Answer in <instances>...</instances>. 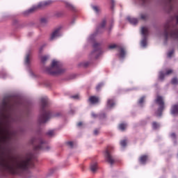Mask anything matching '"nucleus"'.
Returning a JSON list of instances; mask_svg holds the SVG:
<instances>
[{"instance_id": "nucleus-1", "label": "nucleus", "mask_w": 178, "mask_h": 178, "mask_svg": "<svg viewBox=\"0 0 178 178\" xmlns=\"http://www.w3.org/2000/svg\"><path fill=\"white\" fill-rule=\"evenodd\" d=\"M22 113L17 110V103L3 101L0 104V172L24 174L25 178L30 172L27 169L31 165L33 154H28L19 158L13 159L10 161L5 160V148L15 140L17 132L10 128L11 123L22 122Z\"/></svg>"}, {"instance_id": "nucleus-2", "label": "nucleus", "mask_w": 178, "mask_h": 178, "mask_svg": "<svg viewBox=\"0 0 178 178\" xmlns=\"http://www.w3.org/2000/svg\"><path fill=\"white\" fill-rule=\"evenodd\" d=\"M43 72L47 73V74H51V76H58V74L65 73L66 69L63 67L60 61L53 60L51 66L43 67Z\"/></svg>"}, {"instance_id": "nucleus-3", "label": "nucleus", "mask_w": 178, "mask_h": 178, "mask_svg": "<svg viewBox=\"0 0 178 178\" xmlns=\"http://www.w3.org/2000/svg\"><path fill=\"white\" fill-rule=\"evenodd\" d=\"M42 111L38 116V122L40 124L47 123L48 120L52 118V113L45 107L48 105V97H44L41 98Z\"/></svg>"}, {"instance_id": "nucleus-4", "label": "nucleus", "mask_w": 178, "mask_h": 178, "mask_svg": "<svg viewBox=\"0 0 178 178\" xmlns=\"http://www.w3.org/2000/svg\"><path fill=\"white\" fill-rule=\"evenodd\" d=\"M93 50L89 54L88 59L90 61H83L81 63V66H83V67H87L90 66L91 63V60H97L101 54H102V50L101 49V44L98 42H95L92 45Z\"/></svg>"}, {"instance_id": "nucleus-5", "label": "nucleus", "mask_w": 178, "mask_h": 178, "mask_svg": "<svg viewBox=\"0 0 178 178\" xmlns=\"http://www.w3.org/2000/svg\"><path fill=\"white\" fill-rule=\"evenodd\" d=\"M31 144L33 145L34 149H44V151H49L51 146L48 145L47 141L44 140L42 138H33L31 140Z\"/></svg>"}, {"instance_id": "nucleus-6", "label": "nucleus", "mask_w": 178, "mask_h": 178, "mask_svg": "<svg viewBox=\"0 0 178 178\" xmlns=\"http://www.w3.org/2000/svg\"><path fill=\"white\" fill-rule=\"evenodd\" d=\"M105 24H106V20L104 19L98 26L96 31L92 33L87 38V42H88V44H91V42H94V41H95V38L97 37V35L104 32V29H105Z\"/></svg>"}, {"instance_id": "nucleus-7", "label": "nucleus", "mask_w": 178, "mask_h": 178, "mask_svg": "<svg viewBox=\"0 0 178 178\" xmlns=\"http://www.w3.org/2000/svg\"><path fill=\"white\" fill-rule=\"evenodd\" d=\"M140 33L142 35L140 46L142 48H147V45L148 44V35L149 34V29H148V26H143L140 29Z\"/></svg>"}, {"instance_id": "nucleus-8", "label": "nucleus", "mask_w": 178, "mask_h": 178, "mask_svg": "<svg viewBox=\"0 0 178 178\" xmlns=\"http://www.w3.org/2000/svg\"><path fill=\"white\" fill-rule=\"evenodd\" d=\"M155 102L159 105V108L156 112V116L161 117L162 116V112H163L165 109V99H163V97L157 95Z\"/></svg>"}, {"instance_id": "nucleus-9", "label": "nucleus", "mask_w": 178, "mask_h": 178, "mask_svg": "<svg viewBox=\"0 0 178 178\" xmlns=\"http://www.w3.org/2000/svg\"><path fill=\"white\" fill-rule=\"evenodd\" d=\"M115 48L118 49V57L122 60L124 59L126 56V50L124 47L122 46H117L115 44L108 45V49H115Z\"/></svg>"}, {"instance_id": "nucleus-10", "label": "nucleus", "mask_w": 178, "mask_h": 178, "mask_svg": "<svg viewBox=\"0 0 178 178\" xmlns=\"http://www.w3.org/2000/svg\"><path fill=\"white\" fill-rule=\"evenodd\" d=\"M42 8H45V3L44 1H41L38 3L37 6H33L31 8L24 11V15H25V16H27V15H30L31 13L35 12L37 9H42Z\"/></svg>"}, {"instance_id": "nucleus-11", "label": "nucleus", "mask_w": 178, "mask_h": 178, "mask_svg": "<svg viewBox=\"0 0 178 178\" xmlns=\"http://www.w3.org/2000/svg\"><path fill=\"white\" fill-rule=\"evenodd\" d=\"M112 149H113V146L110 145L108 147L106 151V158L108 163L113 165V163H115V159H113V157L112 156L111 154Z\"/></svg>"}, {"instance_id": "nucleus-12", "label": "nucleus", "mask_w": 178, "mask_h": 178, "mask_svg": "<svg viewBox=\"0 0 178 178\" xmlns=\"http://www.w3.org/2000/svg\"><path fill=\"white\" fill-rule=\"evenodd\" d=\"M62 35V32H60V27H58L54 30V31L51 33L50 40L54 41V40H56V38H59Z\"/></svg>"}, {"instance_id": "nucleus-13", "label": "nucleus", "mask_w": 178, "mask_h": 178, "mask_svg": "<svg viewBox=\"0 0 178 178\" xmlns=\"http://www.w3.org/2000/svg\"><path fill=\"white\" fill-rule=\"evenodd\" d=\"M115 105H116V102L115 101V99H108L107 100L106 109H113V108H115Z\"/></svg>"}, {"instance_id": "nucleus-14", "label": "nucleus", "mask_w": 178, "mask_h": 178, "mask_svg": "<svg viewBox=\"0 0 178 178\" xmlns=\"http://www.w3.org/2000/svg\"><path fill=\"white\" fill-rule=\"evenodd\" d=\"M172 72H173V70H168L165 73L163 71H160L159 74V80H163V79H165V76H169V74L172 73Z\"/></svg>"}, {"instance_id": "nucleus-15", "label": "nucleus", "mask_w": 178, "mask_h": 178, "mask_svg": "<svg viewBox=\"0 0 178 178\" xmlns=\"http://www.w3.org/2000/svg\"><path fill=\"white\" fill-rule=\"evenodd\" d=\"M88 102L90 105H97V104L99 102V98H98L97 96H90Z\"/></svg>"}, {"instance_id": "nucleus-16", "label": "nucleus", "mask_w": 178, "mask_h": 178, "mask_svg": "<svg viewBox=\"0 0 178 178\" xmlns=\"http://www.w3.org/2000/svg\"><path fill=\"white\" fill-rule=\"evenodd\" d=\"M31 56V53L30 51L26 53L25 58H24L25 66H30Z\"/></svg>"}, {"instance_id": "nucleus-17", "label": "nucleus", "mask_w": 178, "mask_h": 178, "mask_svg": "<svg viewBox=\"0 0 178 178\" xmlns=\"http://www.w3.org/2000/svg\"><path fill=\"white\" fill-rule=\"evenodd\" d=\"M91 118L92 119H97V118H99V119H105L106 118V115H105V113L97 115V113H94V111H92L91 113Z\"/></svg>"}, {"instance_id": "nucleus-18", "label": "nucleus", "mask_w": 178, "mask_h": 178, "mask_svg": "<svg viewBox=\"0 0 178 178\" xmlns=\"http://www.w3.org/2000/svg\"><path fill=\"white\" fill-rule=\"evenodd\" d=\"M127 20H128L131 24H133V26H136V24L138 23V19L133 17H127Z\"/></svg>"}, {"instance_id": "nucleus-19", "label": "nucleus", "mask_w": 178, "mask_h": 178, "mask_svg": "<svg viewBox=\"0 0 178 178\" xmlns=\"http://www.w3.org/2000/svg\"><path fill=\"white\" fill-rule=\"evenodd\" d=\"M64 3L65 4V7L67 8V9H70V10L75 12L76 7L73 4H72V3L69 1H64Z\"/></svg>"}, {"instance_id": "nucleus-20", "label": "nucleus", "mask_w": 178, "mask_h": 178, "mask_svg": "<svg viewBox=\"0 0 178 178\" xmlns=\"http://www.w3.org/2000/svg\"><path fill=\"white\" fill-rule=\"evenodd\" d=\"M140 163L141 165H145L147 162L148 161V156L147 155H143L139 159Z\"/></svg>"}, {"instance_id": "nucleus-21", "label": "nucleus", "mask_w": 178, "mask_h": 178, "mask_svg": "<svg viewBox=\"0 0 178 178\" xmlns=\"http://www.w3.org/2000/svg\"><path fill=\"white\" fill-rule=\"evenodd\" d=\"M171 113L176 116V115H178V103L173 105L171 108Z\"/></svg>"}, {"instance_id": "nucleus-22", "label": "nucleus", "mask_w": 178, "mask_h": 178, "mask_svg": "<svg viewBox=\"0 0 178 178\" xmlns=\"http://www.w3.org/2000/svg\"><path fill=\"white\" fill-rule=\"evenodd\" d=\"M127 129V123L121 122L118 124V130L120 131H124Z\"/></svg>"}, {"instance_id": "nucleus-23", "label": "nucleus", "mask_w": 178, "mask_h": 178, "mask_svg": "<svg viewBox=\"0 0 178 178\" xmlns=\"http://www.w3.org/2000/svg\"><path fill=\"white\" fill-rule=\"evenodd\" d=\"M92 9L95 13V15H100L102 12L101 7L98 6H92Z\"/></svg>"}, {"instance_id": "nucleus-24", "label": "nucleus", "mask_w": 178, "mask_h": 178, "mask_svg": "<svg viewBox=\"0 0 178 178\" xmlns=\"http://www.w3.org/2000/svg\"><path fill=\"white\" fill-rule=\"evenodd\" d=\"M98 170V165H97V163H92L90 164V170L92 172V173H95L96 170Z\"/></svg>"}, {"instance_id": "nucleus-25", "label": "nucleus", "mask_w": 178, "mask_h": 178, "mask_svg": "<svg viewBox=\"0 0 178 178\" xmlns=\"http://www.w3.org/2000/svg\"><path fill=\"white\" fill-rule=\"evenodd\" d=\"M145 103V97L143 96L142 97L140 98L138 105L140 107L144 106V104Z\"/></svg>"}, {"instance_id": "nucleus-26", "label": "nucleus", "mask_w": 178, "mask_h": 178, "mask_svg": "<svg viewBox=\"0 0 178 178\" xmlns=\"http://www.w3.org/2000/svg\"><path fill=\"white\" fill-rule=\"evenodd\" d=\"M152 127L153 130H158L159 127H161V124L156 122H153L152 123Z\"/></svg>"}, {"instance_id": "nucleus-27", "label": "nucleus", "mask_w": 178, "mask_h": 178, "mask_svg": "<svg viewBox=\"0 0 178 178\" xmlns=\"http://www.w3.org/2000/svg\"><path fill=\"white\" fill-rule=\"evenodd\" d=\"M120 144L121 148L122 149H124L126 145H127V140L124 139V140H121Z\"/></svg>"}, {"instance_id": "nucleus-28", "label": "nucleus", "mask_w": 178, "mask_h": 178, "mask_svg": "<svg viewBox=\"0 0 178 178\" xmlns=\"http://www.w3.org/2000/svg\"><path fill=\"white\" fill-rule=\"evenodd\" d=\"M41 24H47L48 23V18L43 17L40 18Z\"/></svg>"}, {"instance_id": "nucleus-29", "label": "nucleus", "mask_w": 178, "mask_h": 178, "mask_svg": "<svg viewBox=\"0 0 178 178\" xmlns=\"http://www.w3.org/2000/svg\"><path fill=\"white\" fill-rule=\"evenodd\" d=\"M44 6L46 8V6H49V5H52V3H54V1L52 0H47L44 1Z\"/></svg>"}, {"instance_id": "nucleus-30", "label": "nucleus", "mask_w": 178, "mask_h": 178, "mask_svg": "<svg viewBox=\"0 0 178 178\" xmlns=\"http://www.w3.org/2000/svg\"><path fill=\"white\" fill-rule=\"evenodd\" d=\"M49 56H43L41 57V62L42 63H45L46 60H48Z\"/></svg>"}, {"instance_id": "nucleus-31", "label": "nucleus", "mask_w": 178, "mask_h": 178, "mask_svg": "<svg viewBox=\"0 0 178 178\" xmlns=\"http://www.w3.org/2000/svg\"><path fill=\"white\" fill-rule=\"evenodd\" d=\"M47 134L49 136V137H53V136H55V131L49 130L47 131Z\"/></svg>"}, {"instance_id": "nucleus-32", "label": "nucleus", "mask_w": 178, "mask_h": 178, "mask_svg": "<svg viewBox=\"0 0 178 178\" xmlns=\"http://www.w3.org/2000/svg\"><path fill=\"white\" fill-rule=\"evenodd\" d=\"M66 145H67V147H69L70 148H73V147H74V143L73 141H67L66 143Z\"/></svg>"}, {"instance_id": "nucleus-33", "label": "nucleus", "mask_w": 178, "mask_h": 178, "mask_svg": "<svg viewBox=\"0 0 178 178\" xmlns=\"http://www.w3.org/2000/svg\"><path fill=\"white\" fill-rule=\"evenodd\" d=\"M140 3H141V5H145L146 3H148L149 0H138ZM170 2H172V0H168Z\"/></svg>"}, {"instance_id": "nucleus-34", "label": "nucleus", "mask_w": 178, "mask_h": 178, "mask_svg": "<svg viewBox=\"0 0 178 178\" xmlns=\"http://www.w3.org/2000/svg\"><path fill=\"white\" fill-rule=\"evenodd\" d=\"M102 87H104V83H99L97 87H96V90L97 91H99V90H101V88H102Z\"/></svg>"}, {"instance_id": "nucleus-35", "label": "nucleus", "mask_w": 178, "mask_h": 178, "mask_svg": "<svg viewBox=\"0 0 178 178\" xmlns=\"http://www.w3.org/2000/svg\"><path fill=\"white\" fill-rule=\"evenodd\" d=\"M172 84L174 86H176V84H178V79L177 78H173L171 81Z\"/></svg>"}, {"instance_id": "nucleus-36", "label": "nucleus", "mask_w": 178, "mask_h": 178, "mask_svg": "<svg viewBox=\"0 0 178 178\" xmlns=\"http://www.w3.org/2000/svg\"><path fill=\"white\" fill-rule=\"evenodd\" d=\"M140 19H142V20H145V19H147V14L145 13H141L140 15Z\"/></svg>"}, {"instance_id": "nucleus-37", "label": "nucleus", "mask_w": 178, "mask_h": 178, "mask_svg": "<svg viewBox=\"0 0 178 178\" xmlns=\"http://www.w3.org/2000/svg\"><path fill=\"white\" fill-rule=\"evenodd\" d=\"M175 51L174 50H170L168 52V58H172V55H173Z\"/></svg>"}, {"instance_id": "nucleus-38", "label": "nucleus", "mask_w": 178, "mask_h": 178, "mask_svg": "<svg viewBox=\"0 0 178 178\" xmlns=\"http://www.w3.org/2000/svg\"><path fill=\"white\" fill-rule=\"evenodd\" d=\"M71 98H73V99H80V95H74L71 97Z\"/></svg>"}, {"instance_id": "nucleus-39", "label": "nucleus", "mask_w": 178, "mask_h": 178, "mask_svg": "<svg viewBox=\"0 0 178 178\" xmlns=\"http://www.w3.org/2000/svg\"><path fill=\"white\" fill-rule=\"evenodd\" d=\"M55 118H59V116H62V113L60 112H57L53 115Z\"/></svg>"}, {"instance_id": "nucleus-40", "label": "nucleus", "mask_w": 178, "mask_h": 178, "mask_svg": "<svg viewBox=\"0 0 178 178\" xmlns=\"http://www.w3.org/2000/svg\"><path fill=\"white\" fill-rule=\"evenodd\" d=\"M69 113L70 115H74V113H76V110L72 108L70 110Z\"/></svg>"}, {"instance_id": "nucleus-41", "label": "nucleus", "mask_w": 178, "mask_h": 178, "mask_svg": "<svg viewBox=\"0 0 178 178\" xmlns=\"http://www.w3.org/2000/svg\"><path fill=\"white\" fill-rule=\"evenodd\" d=\"M99 134V129H95L94 130V135L95 136H98Z\"/></svg>"}, {"instance_id": "nucleus-42", "label": "nucleus", "mask_w": 178, "mask_h": 178, "mask_svg": "<svg viewBox=\"0 0 178 178\" xmlns=\"http://www.w3.org/2000/svg\"><path fill=\"white\" fill-rule=\"evenodd\" d=\"M170 137L171 138H172V140H175V138H176V134L175 133L171 134Z\"/></svg>"}, {"instance_id": "nucleus-43", "label": "nucleus", "mask_w": 178, "mask_h": 178, "mask_svg": "<svg viewBox=\"0 0 178 178\" xmlns=\"http://www.w3.org/2000/svg\"><path fill=\"white\" fill-rule=\"evenodd\" d=\"M111 8H113V6H115V3L116 2L115 0H111Z\"/></svg>"}, {"instance_id": "nucleus-44", "label": "nucleus", "mask_w": 178, "mask_h": 178, "mask_svg": "<svg viewBox=\"0 0 178 178\" xmlns=\"http://www.w3.org/2000/svg\"><path fill=\"white\" fill-rule=\"evenodd\" d=\"M113 27V22H111V23L110 24V26L108 27V31H110V30H112Z\"/></svg>"}, {"instance_id": "nucleus-45", "label": "nucleus", "mask_w": 178, "mask_h": 178, "mask_svg": "<svg viewBox=\"0 0 178 178\" xmlns=\"http://www.w3.org/2000/svg\"><path fill=\"white\" fill-rule=\"evenodd\" d=\"M29 74L31 77H34V73H33V71H31V70H29Z\"/></svg>"}, {"instance_id": "nucleus-46", "label": "nucleus", "mask_w": 178, "mask_h": 178, "mask_svg": "<svg viewBox=\"0 0 178 178\" xmlns=\"http://www.w3.org/2000/svg\"><path fill=\"white\" fill-rule=\"evenodd\" d=\"M76 23V19H72L70 22V24H74Z\"/></svg>"}, {"instance_id": "nucleus-47", "label": "nucleus", "mask_w": 178, "mask_h": 178, "mask_svg": "<svg viewBox=\"0 0 178 178\" xmlns=\"http://www.w3.org/2000/svg\"><path fill=\"white\" fill-rule=\"evenodd\" d=\"M78 127H81L83 126V122H80L77 124Z\"/></svg>"}, {"instance_id": "nucleus-48", "label": "nucleus", "mask_w": 178, "mask_h": 178, "mask_svg": "<svg viewBox=\"0 0 178 178\" xmlns=\"http://www.w3.org/2000/svg\"><path fill=\"white\" fill-rule=\"evenodd\" d=\"M176 20H177V23L178 24V15L176 16Z\"/></svg>"}, {"instance_id": "nucleus-49", "label": "nucleus", "mask_w": 178, "mask_h": 178, "mask_svg": "<svg viewBox=\"0 0 178 178\" xmlns=\"http://www.w3.org/2000/svg\"><path fill=\"white\" fill-rule=\"evenodd\" d=\"M40 51H41V49H40Z\"/></svg>"}]
</instances>
